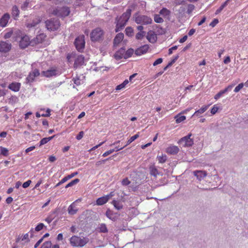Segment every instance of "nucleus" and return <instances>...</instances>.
<instances>
[{
    "label": "nucleus",
    "instance_id": "nucleus-1",
    "mask_svg": "<svg viewBox=\"0 0 248 248\" xmlns=\"http://www.w3.org/2000/svg\"><path fill=\"white\" fill-rule=\"evenodd\" d=\"M89 241L88 237H80L79 236L74 235L70 238V243L73 247H83Z\"/></svg>",
    "mask_w": 248,
    "mask_h": 248
},
{
    "label": "nucleus",
    "instance_id": "nucleus-2",
    "mask_svg": "<svg viewBox=\"0 0 248 248\" xmlns=\"http://www.w3.org/2000/svg\"><path fill=\"white\" fill-rule=\"evenodd\" d=\"M20 32L19 31H17L16 32H15V33L17 35L15 40H19V46L20 48L21 49H24L30 45L31 46V42L29 37L26 35H20Z\"/></svg>",
    "mask_w": 248,
    "mask_h": 248
},
{
    "label": "nucleus",
    "instance_id": "nucleus-3",
    "mask_svg": "<svg viewBox=\"0 0 248 248\" xmlns=\"http://www.w3.org/2000/svg\"><path fill=\"white\" fill-rule=\"evenodd\" d=\"M104 31L100 28L93 30L90 33V38L92 42H101L104 39Z\"/></svg>",
    "mask_w": 248,
    "mask_h": 248
},
{
    "label": "nucleus",
    "instance_id": "nucleus-4",
    "mask_svg": "<svg viewBox=\"0 0 248 248\" xmlns=\"http://www.w3.org/2000/svg\"><path fill=\"white\" fill-rule=\"evenodd\" d=\"M46 28L51 31H57L60 26V22L57 18H52L45 21Z\"/></svg>",
    "mask_w": 248,
    "mask_h": 248
},
{
    "label": "nucleus",
    "instance_id": "nucleus-5",
    "mask_svg": "<svg viewBox=\"0 0 248 248\" xmlns=\"http://www.w3.org/2000/svg\"><path fill=\"white\" fill-rule=\"evenodd\" d=\"M135 21L137 24L147 25L151 24L152 19L150 17L145 15H135Z\"/></svg>",
    "mask_w": 248,
    "mask_h": 248
},
{
    "label": "nucleus",
    "instance_id": "nucleus-6",
    "mask_svg": "<svg viewBox=\"0 0 248 248\" xmlns=\"http://www.w3.org/2000/svg\"><path fill=\"white\" fill-rule=\"evenodd\" d=\"M85 43L84 35L77 37L74 41L75 46L79 52L83 51L85 47Z\"/></svg>",
    "mask_w": 248,
    "mask_h": 248
},
{
    "label": "nucleus",
    "instance_id": "nucleus-7",
    "mask_svg": "<svg viewBox=\"0 0 248 248\" xmlns=\"http://www.w3.org/2000/svg\"><path fill=\"white\" fill-rule=\"evenodd\" d=\"M192 134L190 133L188 135L181 138L179 141V143L183 147L191 146L194 143L193 140L190 138Z\"/></svg>",
    "mask_w": 248,
    "mask_h": 248
},
{
    "label": "nucleus",
    "instance_id": "nucleus-8",
    "mask_svg": "<svg viewBox=\"0 0 248 248\" xmlns=\"http://www.w3.org/2000/svg\"><path fill=\"white\" fill-rule=\"evenodd\" d=\"M61 74L60 71L54 68H51L46 71H43L42 72V75L46 78H50L53 76H56Z\"/></svg>",
    "mask_w": 248,
    "mask_h": 248
},
{
    "label": "nucleus",
    "instance_id": "nucleus-9",
    "mask_svg": "<svg viewBox=\"0 0 248 248\" xmlns=\"http://www.w3.org/2000/svg\"><path fill=\"white\" fill-rule=\"evenodd\" d=\"M70 12V10L67 7H62L54 11V13L56 15L62 17L68 16Z\"/></svg>",
    "mask_w": 248,
    "mask_h": 248
},
{
    "label": "nucleus",
    "instance_id": "nucleus-10",
    "mask_svg": "<svg viewBox=\"0 0 248 248\" xmlns=\"http://www.w3.org/2000/svg\"><path fill=\"white\" fill-rule=\"evenodd\" d=\"M40 75L39 71L37 69H34L30 73L28 76L26 78V83H31L34 81L35 77Z\"/></svg>",
    "mask_w": 248,
    "mask_h": 248
},
{
    "label": "nucleus",
    "instance_id": "nucleus-11",
    "mask_svg": "<svg viewBox=\"0 0 248 248\" xmlns=\"http://www.w3.org/2000/svg\"><path fill=\"white\" fill-rule=\"evenodd\" d=\"M85 57L82 55H78L75 60L74 68L77 69L83 65H85Z\"/></svg>",
    "mask_w": 248,
    "mask_h": 248
},
{
    "label": "nucleus",
    "instance_id": "nucleus-12",
    "mask_svg": "<svg viewBox=\"0 0 248 248\" xmlns=\"http://www.w3.org/2000/svg\"><path fill=\"white\" fill-rule=\"evenodd\" d=\"M105 215L107 217L113 221L117 220L120 216V214L118 213L114 212L109 209H108L107 210Z\"/></svg>",
    "mask_w": 248,
    "mask_h": 248
},
{
    "label": "nucleus",
    "instance_id": "nucleus-13",
    "mask_svg": "<svg viewBox=\"0 0 248 248\" xmlns=\"http://www.w3.org/2000/svg\"><path fill=\"white\" fill-rule=\"evenodd\" d=\"M46 37V35L44 33H40L37 35L35 38L31 40V46L42 43Z\"/></svg>",
    "mask_w": 248,
    "mask_h": 248
},
{
    "label": "nucleus",
    "instance_id": "nucleus-14",
    "mask_svg": "<svg viewBox=\"0 0 248 248\" xmlns=\"http://www.w3.org/2000/svg\"><path fill=\"white\" fill-rule=\"evenodd\" d=\"M112 192L109 195L103 196L98 198L96 201V204L98 205H102L106 203L110 199V197L112 196Z\"/></svg>",
    "mask_w": 248,
    "mask_h": 248
},
{
    "label": "nucleus",
    "instance_id": "nucleus-15",
    "mask_svg": "<svg viewBox=\"0 0 248 248\" xmlns=\"http://www.w3.org/2000/svg\"><path fill=\"white\" fill-rule=\"evenodd\" d=\"M11 48V44L6 42H0V52H7Z\"/></svg>",
    "mask_w": 248,
    "mask_h": 248
},
{
    "label": "nucleus",
    "instance_id": "nucleus-16",
    "mask_svg": "<svg viewBox=\"0 0 248 248\" xmlns=\"http://www.w3.org/2000/svg\"><path fill=\"white\" fill-rule=\"evenodd\" d=\"M10 16L8 13H5L0 18V26L3 28L6 26Z\"/></svg>",
    "mask_w": 248,
    "mask_h": 248
},
{
    "label": "nucleus",
    "instance_id": "nucleus-17",
    "mask_svg": "<svg viewBox=\"0 0 248 248\" xmlns=\"http://www.w3.org/2000/svg\"><path fill=\"white\" fill-rule=\"evenodd\" d=\"M235 85V84H232V85H229L228 87H227L225 89L223 90H221L220 91V92H219L217 94H216L215 96H214V98L216 100H217L218 99H219L223 94H224V93H226L227 92H229V91H230L232 87Z\"/></svg>",
    "mask_w": 248,
    "mask_h": 248
},
{
    "label": "nucleus",
    "instance_id": "nucleus-18",
    "mask_svg": "<svg viewBox=\"0 0 248 248\" xmlns=\"http://www.w3.org/2000/svg\"><path fill=\"white\" fill-rule=\"evenodd\" d=\"M149 48V47L148 45H144L142 46L135 50V54L137 56H140L142 54L146 53Z\"/></svg>",
    "mask_w": 248,
    "mask_h": 248
},
{
    "label": "nucleus",
    "instance_id": "nucleus-19",
    "mask_svg": "<svg viewBox=\"0 0 248 248\" xmlns=\"http://www.w3.org/2000/svg\"><path fill=\"white\" fill-rule=\"evenodd\" d=\"M147 40L151 43H155L157 40L156 34L153 31H150L147 32L146 36Z\"/></svg>",
    "mask_w": 248,
    "mask_h": 248
},
{
    "label": "nucleus",
    "instance_id": "nucleus-20",
    "mask_svg": "<svg viewBox=\"0 0 248 248\" xmlns=\"http://www.w3.org/2000/svg\"><path fill=\"white\" fill-rule=\"evenodd\" d=\"M125 49L124 47H122L117 51H116L115 54L114 55L115 59L117 60H120L122 58H124V55L125 53Z\"/></svg>",
    "mask_w": 248,
    "mask_h": 248
},
{
    "label": "nucleus",
    "instance_id": "nucleus-21",
    "mask_svg": "<svg viewBox=\"0 0 248 248\" xmlns=\"http://www.w3.org/2000/svg\"><path fill=\"white\" fill-rule=\"evenodd\" d=\"M193 173L199 181H201L207 175V173L203 170H195Z\"/></svg>",
    "mask_w": 248,
    "mask_h": 248
},
{
    "label": "nucleus",
    "instance_id": "nucleus-22",
    "mask_svg": "<svg viewBox=\"0 0 248 248\" xmlns=\"http://www.w3.org/2000/svg\"><path fill=\"white\" fill-rule=\"evenodd\" d=\"M179 151V149L176 146H170L166 149V152L170 155H176Z\"/></svg>",
    "mask_w": 248,
    "mask_h": 248
},
{
    "label": "nucleus",
    "instance_id": "nucleus-23",
    "mask_svg": "<svg viewBox=\"0 0 248 248\" xmlns=\"http://www.w3.org/2000/svg\"><path fill=\"white\" fill-rule=\"evenodd\" d=\"M124 34L122 32L118 33L113 40L114 46L118 45L124 39Z\"/></svg>",
    "mask_w": 248,
    "mask_h": 248
},
{
    "label": "nucleus",
    "instance_id": "nucleus-24",
    "mask_svg": "<svg viewBox=\"0 0 248 248\" xmlns=\"http://www.w3.org/2000/svg\"><path fill=\"white\" fill-rule=\"evenodd\" d=\"M149 171L150 174L154 176L155 177H156L157 175L159 174V171L156 168V167L154 165H151L149 167Z\"/></svg>",
    "mask_w": 248,
    "mask_h": 248
},
{
    "label": "nucleus",
    "instance_id": "nucleus-25",
    "mask_svg": "<svg viewBox=\"0 0 248 248\" xmlns=\"http://www.w3.org/2000/svg\"><path fill=\"white\" fill-rule=\"evenodd\" d=\"M68 213L70 215H73L76 214L78 211V209L76 207V205L74 202L72 203L68 208Z\"/></svg>",
    "mask_w": 248,
    "mask_h": 248
},
{
    "label": "nucleus",
    "instance_id": "nucleus-26",
    "mask_svg": "<svg viewBox=\"0 0 248 248\" xmlns=\"http://www.w3.org/2000/svg\"><path fill=\"white\" fill-rule=\"evenodd\" d=\"M20 86L19 83H12L9 85L8 88L14 92H17L19 90Z\"/></svg>",
    "mask_w": 248,
    "mask_h": 248
},
{
    "label": "nucleus",
    "instance_id": "nucleus-27",
    "mask_svg": "<svg viewBox=\"0 0 248 248\" xmlns=\"http://www.w3.org/2000/svg\"><path fill=\"white\" fill-rule=\"evenodd\" d=\"M208 108V106H203L202 108L196 111L192 116L200 117L201 115L204 113L207 109Z\"/></svg>",
    "mask_w": 248,
    "mask_h": 248
},
{
    "label": "nucleus",
    "instance_id": "nucleus-28",
    "mask_svg": "<svg viewBox=\"0 0 248 248\" xmlns=\"http://www.w3.org/2000/svg\"><path fill=\"white\" fill-rule=\"evenodd\" d=\"M111 203L113 205L115 208L117 210H120L123 208V205L122 202L120 201L113 200L111 202Z\"/></svg>",
    "mask_w": 248,
    "mask_h": 248
},
{
    "label": "nucleus",
    "instance_id": "nucleus-29",
    "mask_svg": "<svg viewBox=\"0 0 248 248\" xmlns=\"http://www.w3.org/2000/svg\"><path fill=\"white\" fill-rule=\"evenodd\" d=\"M19 14V10L18 8V7L15 5L12 7V16L14 17L15 19H16V17H17Z\"/></svg>",
    "mask_w": 248,
    "mask_h": 248
},
{
    "label": "nucleus",
    "instance_id": "nucleus-30",
    "mask_svg": "<svg viewBox=\"0 0 248 248\" xmlns=\"http://www.w3.org/2000/svg\"><path fill=\"white\" fill-rule=\"evenodd\" d=\"M41 20L40 18H36L33 20L31 23H29L27 25V27L29 28L35 27L41 22Z\"/></svg>",
    "mask_w": 248,
    "mask_h": 248
},
{
    "label": "nucleus",
    "instance_id": "nucleus-31",
    "mask_svg": "<svg viewBox=\"0 0 248 248\" xmlns=\"http://www.w3.org/2000/svg\"><path fill=\"white\" fill-rule=\"evenodd\" d=\"M132 10L130 8H128L126 10V12L124 13L121 16L123 18L128 21L129 18L130 17L131 15Z\"/></svg>",
    "mask_w": 248,
    "mask_h": 248
},
{
    "label": "nucleus",
    "instance_id": "nucleus-32",
    "mask_svg": "<svg viewBox=\"0 0 248 248\" xmlns=\"http://www.w3.org/2000/svg\"><path fill=\"white\" fill-rule=\"evenodd\" d=\"M127 20L123 18L122 16H117L115 18V22H118L119 24H124L125 26L127 22Z\"/></svg>",
    "mask_w": 248,
    "mask_h": 248
},
{
    "label": "nucleus",
    "instance_id": "nucleus-33",
    "mask_svg": "<svg viewBox=\"0 0 248 248\" xmlns=\"http://www.w3.org/2000/svg\"><path fill=\"white\" fill-rule=\"evenodd\" d=\"M179 58V55H177L174 57V58L169 62L168 64L164 68V71H166L168 68L170 67Z\"/></svg>",
    "mask_w": 248,
    "mask_h": 248
},
{
    "label": "nucleus",
    "instance_id": "nucleus-34",
    "mask_svg": "<svg viewBox=\"0 0 248 248\" xmlns=\"http://www.w3.org/2000/svg\"><path fill=\"white\" fill-rule=\"evenodd\" d=\"M174 118L175 119L176 123L178 124L186 120V117L184 115H181L180 114H179L175 116Z\"/></svg>",
    "mask_w": 248,
    "mask_h": 248
},
{
    "label": "nucleus",
    "instance_id": "nucleus-35",
    "mask_svg": "<svg viewBox=\"0 0 248 248\" xmlns=\"http://www.w3.org/2000/svg\"><path fill=\"white\" fill-rule=\"evenodd\" d=\"M134 53V49L132 48L128 49L126 51H125L124 55V59H127V58L131 57L132 54Z\"/></svg>",
    "mask_w": 248,
    "mask_h": 248
},
{
    "label": "nucleus",
    "instance_id": "nucleus-36",
    "mask_svg": "<svg viewBox=\"0 0 248 248\" xmlns=\"http://www.w3.org/2000/svg\"><path fill=\"white\" fill-rule=\"evenodd\" d=\"M125 34L128 37H132L133 36L134 30L131 27H127L125 30Z\"/></svg>",
    "mask_w": 248,
    "mask_h": 248
},
{
    "label": "nucleus",
    "instance_id": "nucleus-37",
    "mask_svg": "<svg viewBox=\"0 0 248 248\" xmlns=\"http://www.w3.org/2000/svg\"><path fill=\"white\" fill-rule=\"evenodd\" d=\"M79 182V179L78 178H76L72 181H71L70 182H69L68 184H67L65 186V188H67L69 187H71L77 184H78Z\"/></svg>",
    "mask_w": 248,
    "mask_h": 248
},
{
    "label": "nucleus",
    "instance_id": "nucleus-38",
    "mask_svg": "<svg viewBox=\"0 0 248 248\" xmlns=\"http://www.w3.org/2000/svg\"><path fill=\"white\" fill-rule=\"evenodd\" d=\"M159 14L164 16H169L170 14V11L166 8H163L160 11Z\"/></svg>",
    "mask_w": 248,
    "mask_h": 248
},
{
    "label": "nucleus",
    "instance_id": "nucleus-39",
    "mask_svg": "<svg viewBox=\"0 0 248 248\" xmlns=\"http://www.w3.org/2000/svg\"><path fill=\"white\" fill-rule=\"evenodd\" d=\"M156 158L159 163H164L167 160V157L166 155H157Z\"/></svg>",
    "mask_w": 248,
    "mask_h": 248
},
{
    "label": "nucleus",
    "instance_id": "nucleus-40",
    "mask_svg": "<svg viewBox=\"0 0 248 248\" xmlns=\"http://www.w3.org/2000/svg\"><path fill=\"white\" fill-rule=\"evenodd\" d=\"M129 82V80L127 79H125L122 83L119 84V85L117 86L116 87V90H120L124 88L125 87L126 84H127Z\"/></svg>",
    "mask_w": 248,
    "mask_h": 248
},
{
    "label": "nucleus",
    "instance_id": "nucleus-41",
    "mask_svg": "<svg viewBox=\"0 0 248 248\" xmlns=\"http://www.w3.org/2000/svg\"><path fill=\"white\" fill-rule=\"evenodd\" d=\"M99 229L100 232H101L107 233L108 232V230L107 228L106 225L104 223L100 224Z\"/></svg>",
    "mask_w": 248,
    "mask_h": 248
},
{
    "label": "nucleus",
    "instance_id": "nucleus-42",
    "mask_svg": "<svg viewBox=\"0 0 248 248\" xmlns=\"http://www.w3.org/2000/svg\"><path fill=\"white\" fill-rule=\"evenodd\" d=\"M156 35H163L165 33V31L162 27H159V26H156Z\"/></svg>",
    "mask_w": 248,
    "mask_h": 248
},
{
    "label": "nucleus",
    "instance_id": "nucleus-43",
    "mask_svg": "<svg viewBox=\"0 0 248 248\" xmlns=\"http://www.w3.org/2000/svg\"><path fill=\"white\" fill-rule=\"evenodd\" d=\"M146 34L145 31H139L136 35V38L137 40H141Z\"/></svg>",
    "mask_w": 248,
    "mask_h": 248
},
{
    "label": "nucleus",
    "instance_id": "nucleus-44",
    "mask_svg": "<svg viewBox=\"0 0 248 248\" xmlns=\"http://www.w3.org/2000/svg\"><path fill=\"white\" fill-rule=\"evenodd\" d=\"M0 154L4 156H7L8 155V150L2 146H0Z\"/></svg>",
    "mask_w": 248,
    "mask_h": 248
},
{
    "label": "nucleus",
    "instance_id": "nucleus-45",
    "mask_svg": "<svg viewBox=\"0 0 248 248\" xmlns=\"http://www.w3.org/2000/svg\"><path fill=\"white\" fill-rule=\"evenodd\" d=\"M139 137V135L137 134L133 136H132L127 141V143L124 146H126L127 145L130 144L132 142L134 141L136 139Z\"/></svg>",
    "mask_w": 248,
    "mask_h": 248
},
{
    "label": "nucleus",
    "instance_id": "nucleus-46",
    "mask_svg": "<svg viewBox=\"0 0 248 248\" xmlns=\"http://www.w3.org/2000/svg\"><path fill=\"white\" fill-rule=\"evenodd\" d=\"M154 20L157 23H161L164 21L163 19L157 14L154 15Z\"/></svg>",
    "mask_w": 248,
    "mask_h": 248
},
{
    "label": "nucleus",
    "instance_id": "nucleus-47",
    "mask_svg": "<svg viewBox=\"0 0 248 248\" xmlns=\"http://www.w3.org/2000/svg\"><path fill=\"white\" fill-rule=\"evenodd\" d=\"M115 23L116 24V28L115 30V31L116 32L122 31L124 27V24H119L118 22H115Z\"/></svg>",
    "mask_w": 248,
    "mask_h": 248
},
{
    "label": "nucleus",
    "instance_id": "nucleus-48",
    "mask_svg": "<svg viewBox=\"0 0 248 248\" xmlns=\"http://www.w3.org/2000/svg\"><path fill=\"white\" fill-rule=\"evenodd\" d=\"M52 244L51 241H47L45 242L43 245L41 246L40 248H50L51 247Z\"/></svg>",
    "mask_w": 248,
    "mask_h": 248
},
{
    "label": "nucleus",
    "instance_id": "nucleus-49",
    "mask_svg": "<svg viewBox=\"0 0 248 248\" xmlns=\"http://www.w3.org/2000/svg\"><path fill=\"white\" fill-rule=\"evenodd\" d=\"M78 174V172L77 171L74 172L65 177H64L63 178L65 180V181L66 182L68 180L71 179L72 178L74 177L76 175H77Z\"/></svg>",
    "mask_w": 248,
    "mask_h": 248
},
{
    "label": "nucleus",
    "instance_id": "nucleus-50",
    "mask_svg": "<svg viewBox=\"0 0 248 248\" xmlns=\"http://www.w3.org/2000/svg\"><path fill=\"white\" fill-rule=\"evenodd\" d=\"M44 227H45V225L43 223H40L35 228V231L36 232H39V231H41V230H42Z\"/></svg>",
    "mask_w": 248,
    "mask_h": 248
},
{
    "label": "nucleus",
    "instance_id": "nucleus-51",
    "mask_svg": "<svg viewBox=\"0 0 248 248\" xmlns=\"http://www.w3.org/2000/svg\"><path fill=\"white\" fill-rule=\"evenodd\" d=\"M130 184V181L127 178H124L122 181V184L124 186H128Z\"/></svg>",
    "mask_w": 248,
    "mask_h": 248
},
{
    "label": "nucleus",
    "instance_id": "nucleus-52",
    "mask_svg": "<svg viewBox=\"0 0 248 248\" xmlns=\"http://www.w3.org/2000/svg\"><path fill=\"white\" fill-rule=\"evenodd\" d=\"M244 86V84L243 83H241L238 85H237L234 89V92L235 93L238 92Z\"/></svg>",
    "mask_w": 248,
    "mask_h": 248
},
{
    "label": "nucleus",
    "instance_id": "nucleus-53",
    "mask_svg": "<svg viewBox=\"0 0 248 248\" xmlns=\"http://www.w3.org/2000/svg\"><path fill=\"white\" fill-rule=\"evenodd\" d=\"M29 4V1L26 0L21 5V9L23 10H26L28 7Z\"/></svg>",
    "mask_w": 248,
    "mask_h": 248
},
{
    "label": "nucleus",
    "instance_id": "nucleus-54",
    "mask_svg": "<svg viewBox=\"0 0 248 248\" xmlns=\"http://www.w3.org/2000/svg\"><path fill=\"white\" fill-rule=\"evenodd\" d=\"M194 8H195V6L194 5L188 4L187 13L189 14H190L192 12V11L194 10Z\"/></svg>",
    "mask_w": 248,
    "mask_h": 248
},
{
    "label": "nucleus",
    "instance_id": "nucleus-55",
    "mask_svg": "<svg viewBox=\"0 0 248 248\" xmlns=\"http://www.w3.org/2000/svg\"><path fill=\"white\" fill-rule=\"evenodd\" d=\"M48 142L47 139L46 138H44L42 139L39 142V147L43 145H44Z\"/></svg>",
    "mask_w": 248,
    "mask_h": 248
},
{
    "label": "nucleus",
    "instance_id": "nucleus-56",
    "mask_svg": "<svg viewBox=\"0 0 248 248\" xmlns=\"http://www.w3.org/2000/svg\"><path fill=\"white\" fill-rule=\"evenodd\" d=\"M13 33V31H9V32H6V33L4 34V38L5 39H8V38H10L12 36V35Z\"/></svg>",
    "mask_w": 248,
    "mask_h": 248
},
{
    "label": "nucleus",
    "instance_id": "nucleus-57",
    "mask_svg": "<svg viewBox=\"0 0 248 248\" xmlns=\"http://www.w3.org/2000/svg\"><path fill=\"white\" fill-rule=\"evenodd\" d=\"M162 62H163L162 58H158L153 63V65L156 66L159 64L161 63Z\"/></svg>",
    "mask_w": 248,
    "mask_h": 248
},
{
    "label": "nucleus",
    "instance_id": "nucleus-58",
    "mask_svg": "<svg viewBox=\"0 0 248 248\" xmlns=\"http://www.w3.org/2000/svg\"><path fill=\"white\" fill-rule=\"evenodd\" d=\"M186 9L185 7H183V6H181L179 10H178V12L181 15H183V14H185V12H186Z\"/></svg>",
    "mask_w": 248,
    "mask_h": 248
},
{
    "label": "nucleus",
    "instance_id": "nucleus-59",
    "mask_svg": "<svg viewBox=\"0 0 248 248\" xmlns=\"http://www.w3.org/2000/svg\"><path fill=\"white\" fill-rule=\"evenodd\" d=\"M31 183V181L30 180H29L23 184L22 187L24 188H27L28 186H29L30 185Z\"/></svg>",
    "mask_w": 248,
    "mask_h": 248
},
{
    "label": "nucleus",
    "instance_id": "nucleus-60",
    "mask_svg": "<svg viewBox=\"0 0 248 248\" xmlns=\"http://www.w3.org/2000/svg\"><path fill=\"white\" fill-rule=\"evenodd\" d=\"M218 23V20L215 18L210 24V26L214 27Z\"/></svg>",
    "mask_w": 248,
    "mask_h": 248
},
{
    "label": "nucleus",
    "instance_id": "nucleus-61",
    "mask_svg": "<svg viewBox=\"0 0 248 248\" xmlns=\"http://www.w3.org/2000/svg\"><path fill=\"white\" fill-rule=\"evenodd\" d=\"M115 151V150L114 149H111V150H109V151H108L107 152H106L105 153H104L103 154V157H106L108 155H110V154L113 153Z\"/></svg>",
    "mask_w": 248,
    "mask_h": 248
},
{
    "label": "nucleus",
    "instance_id": "nucleus-62",
    "mask_svg": "<svg viewBox=\"0 0 248 248\" xmlns=\"http://www.w3.org/2000/svg\"><path fill=\"white\" fill-rule=\"evenodd\" d=\"M218 109V108L217 107L216 105H214L211 110V113L213 115H214V114H216V113L217 112Z\"/></svg>",
    "mask_w": 248,
    "mask_h": 248
},
{
    "label": "nucleus",
    "instance_id": "nucleus-63",
    "mask_svg": "<svg viewBox=\"0 0 248 248\" xmlns=\"http://www.w3.org/2000/svg\"><path fill=\"white\" fill-rule=\"evenodd\" d=\"M84 134V133L83 131H80L78 134V135L77 136L76 139L78 140H81L83 138Z\"/></svg>",
    "mask_w": 248,
    "mask_h": 248
},
{
    "label": "nucleus",
    "instance_id": "nucleus-64",
    "mask_svg": "<svg viewBox=\"0 0 248 248\" xmlns=\"http://www.w3.org/2000/svg\"><path fill=\"white\" fill-rule=\"evenodd\" d=\"M50 111L51 110L49 108H47L46 110V112H45V114H41V116L42 117H49L50 115Z\"/></svg>",
    "mask_w": 248,
    "mask_h": 248
}]
</instances>
